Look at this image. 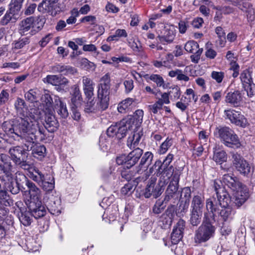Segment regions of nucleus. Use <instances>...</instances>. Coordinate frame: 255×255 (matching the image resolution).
Returning a JSON list of instances; mask_svg holds the SVG:
<instances>
[{
  "mask_svg": "<svg viewBox=\"0 0 255 255\" xmlns=\"http://www.w3.org/2000/svg\"><path fill=\"white\" fill-rule=\"evenodd\" d=\"M110 85L108 84H103L100 83L99 89L98 91V94H101V95H110Z\"/></svg>",
  "mask_w": 255,
  "mask_h": 255,
  "instance_id": "0e129e2a",
  "label": "nucleus"
},
{
  "mask_svg": "<svg viewBox=\"0 0 255 255\" xmlns=\"http://www.w3.org/2000/svg\"><path fill=\"white\" fill-rule=\"evenodd\" d=\"M160 101H156L154 104L149 105L148 109L150 113H152L154 114H156L158 112L161 110L162 108V105Z\"/></svg>",
  "mask_w": 255,
  "mask_h": 255,
  "instance_id": "680f3d73",
  "label": "nucleus"
},
{
  "mask_svg": "<svg viewBox=\"0 0 255 255\" xmlns=\"http://www.w3.org/2000/svg\"><path fill=\"white\" fill-rule=\"evenodd\" d=\"M172 223V220L170 218L164 216V214H162L160 217L159 223L162 228H169L171 226Z\"/></svg>",
  "mask_w": 255,
  "mask_h": 255,
  "instance_id": "5fc2aeb1",
  "label": "nucleus"
},
{
  "mask_svg": "<svg viewBox=\"0 0 255 255\" xmlns=\"http://www.w3.org/2000/svg\"><path fill=\"white\" fill-rule=\"evenodd\" d=\"M19 219L21 224L24 226H29L32 222V215L30 211L21 212L19 214Z\"/></svg>",
  "mask_w": 255,
  "mask_h": 255,
  "instance_id": "c03bdc74",
  "label": "nucleus"
},
{
  "mask_svg": "<svg viewBox=\"0 0 255 255\" xmlns=\"http://www.w3.org/2000/svg\"><path fill=\"white\" fill-rule=\"evenodd\" d=\"M143 117V111L142 110H137L134 113L133 116L130 117L128 120V123H132L135 124L136 127L139 126L142 122Z\"/></svg>",
  "mask_w": 255,
  "mask_h": 255,
  "instance_id": "ea45409f",
  "label": "nucleus"
},
{
  "mask_svg": "<svg viewBox=\"0 0 255 255\" xmlns=\"http://www.w3.org/2000/svg\"><path fill=\"white\" fill-rule=\"evenodd\" d=\"M97 105L93 99H87L84 107V112L88 114L97 113L99 111Z\"/></svg>",
  "mask_w": 255,
  "mask_h": 255,
  "instance_id": "a19ab883",
  "label": "nucleus"
},
{
  "mask_svg": "<svg viewBox=\"0 0 255 255\" xmlns=\"http://www.w3.org/2000/svg\"><path fill=\"white\" fill-rule=\"evenodd\" d=\"M19 13L8 6V9L0 20L1 24L6 25L10 22H15L19 17Z\"/></svg>",
  "mask_w": 255,
  "mask_h": 255,
  "instance_id": "a878e982",
  "label": "nucleus"
},
{
  "mask_svg": "<svg viewBox=\"0 0 255 255\" xmlns=\"http://www.w3.org/2000/svg\"><path fill=\"white\" fill-rule=\"evenodd\" d=\"M174 155L171 153H169L166 157L164 159L163 162L161 161L162 168L163 170L164 171V169H169L171 167V172L169 174V176L166 177L167 178L170 179V177L173 176V174L175 172V171H178L180 173H181V171L177 168H174L173 166H169L170 163L172 161L173 159Z\"/></svg>",
  "mask_w": 255,
  "mask_h": 255,
  "instance_id": "473e14b6",
  "label": "nucleus"
},
{
  "mask_svg": "<svg viewBox=\"0 0 255 255\" xmlns=\"http://www.w3.org/2000/svg\"><path fill=\"white\" fill-rule=\"evenodd\" d=\"M157 38L159 41L163 44L171 43L173 42L175 38V34L172 30L167 31L165 35L163 36L159 35Z\"/></svg>",
  "mask_w": 255,
  "mask_h": 255,
  "instance_id": "a18cd8bd",
  "label": "nucleus"
},
{
  "mask_svg": "<svg viewBox=\"0 0 255 255\" xmlns=\"http://www.w3.org/2000/svg\"><path fill=\"white\" fill-rule=\"evenodd\" d=\"M191 191L189 187H186L182 188L180 194V200L183 199L184 201L189 202L191 198Z\"/></svg>",
  "mask_w": 255,
  "mask_h": 255,
  "instance_id": "13d9d810",
  "label": "nucleus"
},
{
  "mask_svg": "<svg viewBox=\"0 0 255 255\" xmlns=\"http://www.w3.org/2000/svg\"><path fill=\"white\" fill-rule=\"evenodd\" d=\"M27 205L29 211L31 212L32 216L35 219L41 218L46 214V209L42 205L41 201L38 199V197L31 199Z\"/></svg>",
  "mask_w": 255,
  "mask_h": 255,
  "instance_id": "ddd939ff",
  "label": "nucleus"
},
{
  "mask_svg": "<svg viewBox=\"0 0 255 255\" xmlns=\"http://www.w3.org/2000/svg\"><path fill=\"white\" fill-rule=\"evenodd\" d=\"M243 96L239 90L228 92L225 98V102L234 107H238L242 103Z\"/></svg>",
  "mask_w": 255,
  "mask_h": 255,
  "instance_id": "f3484780",
  "label": "nucleus"
},
{
  "mask_svg": "<svg viewBox=\"0 0 255 255\" xmlns=\"http://www.w3.org/2000/svg\"><path fill=\"white\" fill-rule=\"evenodd\" d=\"M36 7V4L34 3L27 5L23 11L24 14L25 15H30L33 14L34 12Z\"/></svg>",
  "mask_w": 255,
  "mask_h": 255,
  "instance_id": "338daca9",
  "label": "nucleus"
},
{
  "mask_svg": "<svg viewBox=\"0 0 255 255\" xmlns=\"http://www.w3.org/2000/svg\"><path fill=\"white\" fill-rule=\"evenodd\" d=\"M40 111L31 109L28 116L26 117L25 132L23 140L29 143L27 150H31L35 141H43L47 138L45 127H39L37 121L40 118Z\"/></svg>",
  "mask_w": 255,
  "mask_h": 255,
  "instance_id": "f257e3e1",
  "label": "nucleus"
},
{
  "mask_svg": "<svg viewBox=\"0 0 255 255\" xmlns=\"http://www.w3.org/2000/svg\"><path fill=\"white\" fill-rule=\"evenodd\" d=\"M29 42L30 41L28 37L20 38L18 41H15L14 48L16 49H21L25 45L28 44Z\"/></svg>",
  "mask_w": 255,
  "mask_h": 255,
  "instance_id": "052dcab7",
  "label": "nucleus"
},
{
  "mask_svg": "<svg viewBox=\"0 0 255 255\" xmlns=\"http://www.w3.org/2000/svg\"><path fill=\"white\" fill-rule=\"evenodd\" d=\"M189 205V202L184 201L183 199L180 200L179 205L176 211L177 215L183 216L188 211Z\"/></svg>",
  "mask_w": 255,
  "mask_h": 255,
  "instance_id": "8fccbe9b",
  "label": "nucleus"
},
{
  "mask_svg": "<svg viewBox=\"0 0 255 255\" xmlns=\"http://www.w3.org/2000/svg\"><path fill=\"white\" fill-rule=\"evenodd\" d=\"M12 165L9 157L5 154H0V180H7L11 174Z\"/></svg>",
  "mask_w": 255,
  "mask_h": 255,
  "instance_id": "4468645a",
  "label": "nucleus"
},
{
  "mask_svg": "<svg viewBox=\"0 0 255 255\" xmlns=\"http://www.w3.org/2000/svg\"><path fill=\"white\" fill-rule=\"evenodd\" d=\"M216 131L223 143L227 146L232 148L240 147L241 143L238 136L234 131L227 127L216 128Z\"/></svg>",
  "mask_w": 255,
  "mask_h": 255,
  "instance_id": "6e6552de",
  "label": "nucleus"
},
{
  "mask_svg": "<svg viewBox=\"0 0 255 255\" xmlns=\"http://www.w3.org/2000/svg\"><path fill=\"white\" fill-rule=\"evenodd\" d=\"M54 109L61 118L66 119L69 116V113L65 103L63 102L60 98L54 95Z\"/></svg>",
  "mask_w": 255,
  "mask_h": 255,
  "instance_id": "b1692460",
  "label": "nucleus"
},
{
  "mask_svg": "<svg viewBox=\"0 0 255 255\" xmlns=\"http://www.w3.org/2000/svg\"><path fill=\"white\" fill-rule=\"evenodd\" d=\"M27 145L29 143L25 142L24 147L19 145L12 146L8 150L11 159L15 164L24 170L28 169L30 167V164L26 161L28 154L27 151L30 150L26 149Z\"/></svg>",
  "mask_w": 255,
  "mask_h": 255,
  "instance_id": "39448f33",
  "label": "nucleus"
},
{
  "mask_svg": "<svg viewBox=\"0 0 255 255\" xmlns=\"http://www.w3.org/2000/svg\"><path fill=\"white\" fill-rule=\"evenodd\" d=\"M41 101L45 108V113L54 111L53 108V105H54V97L52 98L49 94H45L42 96Z\"/></svg>",
  "mask_w": 255,
  "mask_h": 255,
  "instance_id": "c9c22d12",
  "label": "nucleus"
},
{
  "mask_svg": "<svg viewBox=\"0 0 255 255\" xmlns=\"http://www.w3.org/2000/svg\"><path fill=\"white\" fill-rule=\"evenodd\" d=\"M15 182L20 190L22 191L25 189L30 180L23 174L20 172H16L15 174Z\"/></svg>",
  "mask_w": 255,
  "mask_h": 255,
  "instance_id": "4c0bfd02",
  "label": "nucleus"
},
{
  "mask_svg": "<svg viewBox=\"0 0 255 255\" xmlns=\"http://www.w3.org/2000/svg\"><path fill=\"white\" fill-rule=\"evenodd\" d=\"M224 113L225 118L229 119L232 123L241 127L246 125L245 118L240 112L234 110L229 109L225 110Z\"/></svg>",
  "mask_w": 255,
  "mask_h": 255,
  "instance_id": "dca6fc26",
  "label": "nucleus"
},
{
  "mask_svg": "<svg viewBox=\"0 0 255 255\" xmlns=\"http://www.w3.org/2000/svg\"><path fill=\"white\" fill-rule=\"evenodd\" d=\"M53 112L45 113V128L48 132H54L59 127V123L54 115Z\"/></svg>",
  "mask_w": 255,
  "mask_h": 255,
  "instance_id": "6ab92c4d",
  "label": "nucleus"
},
{
  "mask_svg": "<svg viewBox=\"0 0 255 255\" xmlns=\"http://www.w3.org/2000/svg\"><path fill=\"white\" fill-rule=\"evenodd\" d=\"M211 76L216 82L221 83L225 77V73L222 71L217 72L214 71L211 73Z\"/></svg>",
  "mask_w": 255,
  "mask_h": 255,
  "instance_id": "e2e57ef3",
  "label": "nucleus"
},
{
  "mask_svg": "<svg viewBox=\"0 0 255 255\" xmlns=\"http://www.w3.org/2000/svg\"><path fill=\"white\" fill-rule=\"evenodd\" d=\"M153 158V154L149 151L145 152L142 156L140 163L136 167V172L141 173L143 171L147 170L148 166L151 163Z\"/></svg>",
  "mask_w": 255,
  "mask_h": 255,
  "instance_id": "412c9836",
  "label": "nucleus"
},
{
  "mask_svg": "<svg viewBox=\"0 0 255 255\" xmlns=\"http://www.w3.org/2000/svg\"><path fill=\"white\" fill-rule=\"evenodd\" d=\"M60 200L57 197L50 199L47 203V208L51 214L58 215L60 213Z\"/></svg>",
  "mask_w": 255,
  "mask_h": 255,
  "instance_id": "7c9ffc66",
  "label": "nucleus"
},
{
  "mask_svg": "<svg viewBox=\"0 0 255 255\" xmlns=\"http://www.w3.org/2000/svg\"><path fill=\"white\" fill-rule=\"evenodd\" d=\"M184 49L187 52L193 53L190 56L191 61L194 63H198L203 50V48H199L198 43L193 40L189 41L185 44Z\"/></svg>",
  "mask_w": 255,
  "mask_h": 255,
  "instance_id": "2eb2a0df",
  "label": "nucleus"
},
{
  "mask_svg": "<svg viewBox=\"0 0 255 255\" xmlns=\"http://www.w3.org/2000/svg\"><path fill=\"white\" fill-rule=\"evenodd\" d=\"M12 203V200L7 195V192L0 189V211L3 216L5 215L8 213V209L6 208L10 206Z\"/></svg>",
  "mask_w": 255,
  "mask_h": 255,
  "instance_id": "bb28decb",
  "label": "nucleus"
},
{
  "mask_svg": "<svg viewBox=\"0 0 255 255\" xmlns=\"http://www.w3.org/2000/svg\"><path fill=\"white\" fill-rule=\"evenodd\" d=\"M54 178L53 177H49V178H46L43 182L41 183L40 184L42 189L46 192H50L52 191L54 188Z\"/></svg>",
  "mask_w": 255,
  "mask_h": 255,
  "instance_id": "37998d69",
  "label": "nucleus"
},
{
  "mask_svg": "<svg viewBox=\"0 0 255 255\" xmlns=\"http://www.w3.org/2000/svg\"><path fill=\"white\" fill-rule=\"evenodd\" d=\"M51 70L54 73H61L62 74L68 75L74 74L76 72V70L70 65L56 64L51 67Z\"/></svg>",
  "mask_w": 255,
  "mask_h": 255,
  "instance_id": "c85d7f7f",
  "label": "nucleus"
},
{
  "mask_svg": "<svg viewBox=\"0 0 255 255\" xmlns=\"http://www.w3.org/2000/svg\"><path fill=\"white\" fill-rule=\"evenodd\" d=\"M26 187L28 189L30 197L33 196L34 198L35 197H37V196L39 194L40 191L34 183L30 181Z\"/></svg>",
  "mask_w": 255,
  "mask_h": 255,
  "instance_id": "603ef678",
  "label": "nucleus"
},
{
  "mask_svg": "<svg viewBox=\"0 0 255 255\" xmlns=\"http://www.w3.org/2000/svg\"><path fill=\"white\" fill-rule=\"evenodd\" d=\"M127 36V33L125 29H117L115 34L113 35L110 36L108 39V41H114V40H117L118 37H126Z\"/></svg>",
  "mask_w": 255,
  "mask_h": 255,
  "instance_id": "4d7b16f0",
  "label": "nucleus"
},
{
  "mask_svg": "<svg viewBox=\"0 0 255 255\" xmlns=\"http://www.w3.org/2000/svg\"><path fill=\"white\" fill-rule=\"evenodd\" d=\"M227 158V154L225 151L217 150L214 151L213 159L216 162L222 164L226 161Z\"/></svg>",
  "mask_w": 255,
  "mask_h": 255,
  "instance_id": "49530a36",
  "label": "nucleus"
},
{
  "mask_svg": "<svg viewBox=\"0 0 255 255\" xmlns=\"http://www.w3.org/2000/svg\"><path fill=\"white\" fill-rule=\"evenodd\" d=\"M248 97L252 98L255 95V84L253 83L244 86Z\"/></svg>",
  "mask_w": 255,
  "mask_h": 255,
  "instance_id": "774afa93",
  "label": "nucleus"
},
{
  "mask_svg": "<svg viewBox=\"0 0 255 255\" xmlns=\"http://www.w3.org/2000/svg\"><path fill=\"white\" fill-rule=\"evenodd\" d=\"M25 121L26 117L18 120L15 123H13V122L5 121L2 123L1 128L7 135L14 139L17 137L23 140Z\"/></svg>",
  "mask_w": 255,
  "mask_h": 255,
  "instance_id": "423d86ee",
  "label": "nucleus"
},
{
  "mask_svg": "<svg viewBox=\"0 0 255 255\" xmlns=\"http://www.w3.org/2000/svg\"><path fill=\"white\" fill-rule=\"evenodd\" d=\"M59 0H42L37 6V10L42 13H53Z\"/></svg>",
  "mask_w": 255,
  "mask_h": 255,
  "instance_id": "4be33fe9",
  "label": "nucleus"
},
{
  "mask_svg": "<svg viewBox=\"0 0 255 255\" xmlns=\"http://www.w3.org/2000/svg\"><path fill=\"white\" fill-rule=\"evenodd\" d=\"M169 172H164V176L163 177H160L158 183L154 186L146 187L144 192V196L145 198H149L153 196V198H156L159 197L163 192L164 189V186L169 182L170 179L167 178L166 177L169 175Z\"/></svg>",
  "mask_w": 255,
  "mask_h": 255,
  "instance_id": "9b49d317",
  "label": "nucleus"
},
{
  "mask_svg": "<svg viewBox=\"0 0 255 255\" xmlns=\"http://www.w3.org/2000/svg\"><path fill=\"white\" fill-rule=\"evenodd\" d=\"M232 162L235 169L242 175L247 176L253 172V169L251 164L237 152L231 153Z\"/></svg>",
  "mask_w": 255,
  "mask_h": 255,
  "instance_id": "9d476101",
  "label": "nucleus"
},
{
  "mask_svg": "<svg viewBox=\"0 0 255 255\" xmlns=\"http://www.w3.org/2000/svg\"><path fill=\"white\" fill-rule=\"evenodd\" d=\"M204 204V199L200 196H194L191 201V210L202 212V208Z\"/></svg>",
  "mask_w": 255,
  "mask_h": 255,
  "instance_id": "f704fd0d",
  "label": "nucleus"
},
{
  "mask_svg": "<svg viewBox=\"0 0 255 255\" xmlns=\"http://www.w3.org/2000/svg\"><path fill=\"white\" fill-rule=\"evenodd\" d=\"M144 77L155 82L157 87L164 86V81L163 78L159 75L152 74L151 75L146 74Z\"/></svg>",
  "mask_w": 255,
  "mask_h": 255,
  "instance_id": "09e8293b",
  "label": "nucleus"
},
{
  "mask_svg": "<svg viewBox=\"0 0 255 255\" xmlns=\"http://www.w3.org/2000/svg\"><path fill=\"white\" fill-rule=\"evenodd\" d=\"M14 107L17 112L21 113L26 107V104L23 99L18 98L15 102Z\"/></svg>",
  "mask_w": 255,
  "mask_h": 255,
  "instance_id": "69168bd1",
  "label": "nucleus"
},
{
  "mask_svg": "<svg viewBox=\"0 0 255 255\" xmlns=\"http://www.w3.org/2000/svg\"><path fill=\"white\" fill-rule=\"evenodd\" d=\"M202 212L199 213L198 211H192L190 214V224L193 226H198L201 222Z\"/></svg>",
  "mask_w": 255,
  "mask_h": 255,
  "instance_id": "de8ad7c7",
  "label": "nucleus"
},
{
  "mask_svg": "<svg viewBox=\"0 0 255 255\" xmlns=\"http://www.w3.org/2000/svg\"><path fill=\"white\" fill-rule=\"evenodd\" d=\"M73 92L71 98V106H78L83 101L81 93L79 86L77 84L72 86Z\"/></svg>",
  "mask_w": 255,
  "mask_h": 255,
  "instance_id": "c756f323",
  "label": "nucleus"
},
{
  "mask_svg": "<svg viewBox=\"0 0 255 255\" xmlns=\"http://www.w3.org/2000/svg\"><path fill=\"white\" fill-rule=\"evenodd\" d=\"M252 74V71L249 69H246L242 71L241 74L240 79L243 86L253 83Z\"/></svg>",
  "mask_w": 255,
  "mask_h": 255,
  "instance_id": "79ce46f5",
  "label": "nucleus"
},
{
  "mask_svg": "<svg viewBox=\"0 0 255 255\" xmlns=\"http://www.w3.org/2000/svg\"><path fill=\"white\" fill-rule=\"evenodd\" d=\"M166 204L164 200L163 201H157L152 208L153 212L156 214L161 213L165 209Z\"/></svg>",
  "mask_w": 255,
  "mask_h": 255,
  "instance_id": "864d4df0",
  "label": "nucleus"
},
{
  "mask_svg": "<svg viewBox=\"0 0 255 255\" xmlns=\"http://www.w3.org/2000/svg\"><path fill=\"white\" fill-rule=\"evenodd\" d=\"M25 99L30 103L36 102L38 100L37 90L30 89L24 94Z\"/></svg>",
  "mask_w": 255,
  "mask_h": 255,
  "instance_id": "3c124183",
  "label": "nucleus"
},
{
  "mask_svg": "<svg viewBox=\"0 0 255 255\" xmlns=\"http://www.w3.org/2000/svg\"><path fill=\"white\" fill-rule=\"evenodd\" d=\"M83 89L86 99L91 100L94 96V83L90 78L84 76L82 78Z\"/></svg>",
  "mask_w": 255,
  "mask_h": 255,
  "instance_id": "393cba45",
  "label": "nucleus"
},
{
  "mask_svg": "<svg viewBox=\"0 0 255 255\" xmlns=\"http://www.w3.org/2000/svg\"><path fill=\"white\" fill-rule=\"evenodd\" d=\"M181 173L178 171H175L173 176L170 177L169 184L165 192L164 201L167 203L172 200L173 203H175L178 199V190L179 188V181Z\"/></svg>",
  "mask_w": 255,
  "mask_h": 255,
  "instance_id": "1a4fd4ad",
  "label": "nucleus"
},
{
  "mask_svg": "<svg viewBox=\"0 0 255 255\" xmlns=\"http://www.w3.org/2000/svg\"><path fill=\"white\" fill-rule=\"evenodd\" d=\"M32 154L35 158L39 159H42L46 155V147L43 145L33 144L32 149Z\"/></svg>",
  "mask_w": 255,
  "mask_h": 255,
  "instance_id": "72a5a7b5",
  "label": "nucleus"
},
{
  "mask_svg": "<svg viewBox=\"0 0 255 255\" xmlns=\"http://www.w3.org/2000/svg\"><path fill=\"white\" fill-rule=\"evenodd\" d=\"M215 224V219L214 215H210L208 213H204L202 224L195 232V242L201 244L206 242L213 238L216 229Z\"/></svg>",
  "mask_w": 255,
  "mask_h": 255,
  "instance_id": "20e7f679",
  "label": "nucleus"
},
{
  "mask_svg": "<svg viewBox=\"0 0 255 255\" xmlns=\"http://www.w3.org/2000/svg\"><path fill=\"white\" fill-rule=\"evenodd\" d=\"M172 144V139L168 137L166 140L160 145L158 152L160 154L165 153L169 147Z\"/></svg>",
  "mask_w": 255,
  "mask_h": 255,
  "instance_id": "6e6d98bb",
  "label": "nucleus"
},
{
  "mask_svg": "<svg viewBox=\"0 0 255 255\" xmlns=\"http://www.w3.org/2000/svg\"><path fill=\"white\" fill-rule=\"evenodd\" d=\"M185 226V221L182 219H180L174 227L171 235V242L173 244H177L182 239Z\"/></svg>",
  "mask_w": 255,
  "mask_h": 255,
  "instance_id": "a211bd4d",
  "label": "nucleus"
},
{
  "mask_svg": "<svg viewBox=\"0 0 255 255\" xmlns=\"http://www.w3.org/2000/svg\"><path fill=\"white\" fill-rule=\"evenodd\" d=\"M216 196L214 195L212 197L207 199L206 201V208L210 215H214L215 219V213L218 210L219 206L225 207L231 203L230 196L224 188L217 185V183H214Z\"/></svg>",
  "mask_w": 255,
  "mask_h": 255,
  "instance_id": "7ed1b4c3",
  "label": "nucleus"
},
{
  "mask_svg": "<svg viewBox=\"0 0 255 255\" xmlns=\"http://www.w3.org/2000/svg\"><path fill=\"white\" fill-rule=\"evenodd\" d=\"M219 215L221 219L225 222L231 220L234 214L232 208L229 206V204L225 207H222Z\"/></svg>",
  "mask_w": 255,
  "mask_h": 255,
  "instance_id": "58836bf2",
  "label": "nucleus"
},
{
  "mask_svg": "<svg viewBox=\"0 0 255 255\" xmlns=\"http://www.w3.org/2000/svg\"><path fill=\"white\" fill-rule=\"evenodd\" d=\"M223 182L235 192L230 197L232 205L239 208L248 199L249 195L246 187H243L239 179L233 174H226L222 177Z\"/></svg>",
  "mask_w": 255,
  "mask_h": 255,
  "instance_id": "f03ea898",
  "label": "nucleus"
},
{
  "mask_svg": "<svg viewBox=\"0 0 255 255\" xmlns=\"http://www.w3.org/2000/svg\"><path fill=\"white\" fill-rule=\"evenodd\" d=\"M143 154V150L139 147L134 148L127 155V168H129L134 165Z\"/></svg>",
  "mask_w": 255,
  "mask_h": 255,
  "instance_id": "5701e85b",
  "label": "nucleus"
},
{
  "mask_svg": "<svg viewBox=\"0 0 255 255\" xmlns=\"http://www.w3.org/2000/svg\"><path fill=\"white\" fill-rule=\"evenodd\" d=\"M109 95L98 94V102L96 103L99 111H103L108 109L109 105Z\"/></svg>",
  "mask_w": 255,
  "mask_h": 255,
  "instance_id": "e433bc0d",
  "label": "nucleus"
},
{
  "mask_svg": "<svg viewBox=\"0 0 255 255\" xmlns=\"http://www.w3.org/2000/svg\"><path fill=\"white\" fill-rule=\"evenodd\" d=\"M44 23V22L41 19L36 23L34 17H27L19 23L18 32L21 35H34L42 28Z\"/></svg>",
  "mask_w": 255,
  "mask_h": 255,
  "instance_id": "0eeeda50",
  "label": "nucleus"
},
{
  "mask_svg": "<svg viewBox=\"0 0 255 255\" xmlns=\"http://www.w3.org/2000/svg\"><path fill=\"white\" fill-rule=\"evenodd\" d=\"M171 167L169 169H164V171L162 168L161 161L157 160L151 167L149 168L148 170L146 171L145 179H146L152 174H156V176L159 177V178L163 177V176H164V175H163L164 172H169V174H170L171 172ZM169 176V175L167 176Z\"/></svg>",
  "mask_w": 255,
  "mask_h": 255,
  "instance_id": "aec40b11",
  "label": "nucleus"
},
{
  "mask_svg": "<svg viewBox=\"0 0 255 255\" xmlns=\"http://www.w3.org/2000/svg\"><path fill=\"white\" fill-rule=\"evenodd\" d=\"M131 127L128 121H122L115 125L111 126L107 130V135L110 137L116 136L121 139L126 135L128 130Z\"/></svg>",
  "mask_w": 255,
  "mask_h": 255,
  "instance_id": "f8f14e48",
  "label": "nucleus"
},
{
  "mask_svg": "<svg viewBox=\"0 0 255 255\" xmlns=\"http://www.w3.org/2000/svg\"><path fill=\"white\" fill-rule=\"evenodd\" d=\"M143 135L142 131H134L132 137H129L127 140V146L131 149L137 148L139 142Z\"/></svg>",
  "mask_w": 255,
  "mask_h": 255,
  "instance_id": "2f4dec72",
  "label": "nucleus"
},
{
  "mask_svg": "<svg viewBox=\"0 0 255 255\" xmlns=\"http://www.w3.org/2000/svg\"><path fill=\"white\" fill-rule=\"evenodd\" d=\"M1 182L3 183L4 188L13 194L18 193L20 190L14 181L12 173L10 174L9 178H7V180L4 179Z\"/></svg>",
  "mask_w": 255,
  "mask_h": 255,
  "instance_id": "cd10ccee",
  "label": "nucleus"
},
{
  "mask_svg": "<svg viewBox=\"0 0 255 255\" xmlns=\"http://www.w3.org/2000/svg\"><path fill=\"white\" fill-rule=\"evenodd\" d=\"M24 0H11L8 6L20 12Z\"/></svg>",
  "mask_w": 255,
  "mask_h": 255,
  "instance_id": "bf43d9fd",
  "label": "nucleus"
}]
</instances>
